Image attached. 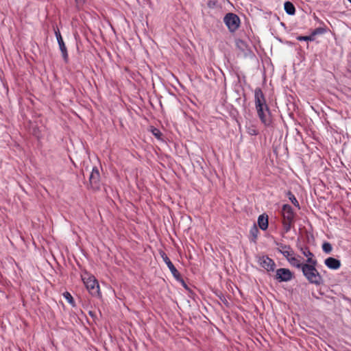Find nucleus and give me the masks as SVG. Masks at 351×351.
<instances>
[{
  "label": "nucleus",
  "instance_id": "obj_26",
  "mask_svg": "<svg viewBox=\"0 0 351 351\" xmlns=\"http://www.w3.org/2000/svg\"><path fill=\"white\" fill-rule=\"evenodd\" d=\"M75 2L76 4V6L77 8H80L84 4V3L86 2V0H75Z\"/></svg>",
  "mask_w": 351,
  "mask_h": 351
},
{
  "label": "nucleus",
  "instance_id": "obj_1",
  "mask_svg": "<svg viewBox=\"0 0 351 351\" xmlns=\"http://www.w3.org/2000/svg\"><path fill=\"white\" fill-rule=\"evenodd\" d=\"M254 104L257 116L261 123L265 127H271L273 123L271 112L261 88L258 87L254 90Z\"/></svg>",
  "mask_w": 351,
  "mask_h": 351
},
{
  "label": "nucleus",
  "instance_id": "obj_4",
  "mask_svg": "<svg viewBox=\"0 0 351 351\" xmlns=\"http://www.w3.org/2000/svg\"><path fill=\"white\" fill-rule=\"evenodd\" d=\"M82 280L87 290L93 296L99 297L101 295L98 281L93 276L86 274L82 276Z\"/></svg>",
  "mask_w": 351,
  "mask_h": 351
},
{
  "label": "nucleus",
  "instance_id": "obj_29",
  "mask_svg": "<svg viewBox=\"0 0 351 351\" xmlns=\"http://www.w3.org/2000/svg\"><path fill=\"white\" fill-rule=\"evenodd\" d=\"M351 3V0H348Z\"/></svg>",
  "mask_w": 351,
  "mask_h": 351
},
{
  "label": "nucleus",
  "instance_id": "obj_9",
  "mask_svg": "<svg viewBox=\"0 0 351 351\" xmlns=\"http://www.w3.org/2000/svg\"><path fill=\"white\" fill-rule=\"evenodd\" d=\"M160 255L162 257V258L164 261V262L166 263V265L168 267V268L169 269V270L171 271L172 275L176 278H177V279L179 278L180 276V272L175 267V266L173 265V264L172 263L171 260L169 258L167 255L165 254V252H164L163 251H160Z\"/></svg>",
  "mask_w": 351,
  "mask_h": 351
},
{
  "label": "nucleus",
  "instance_id": "obj_19",
  "mask_svg": "<svg viewBox=\"0 0 351 351\" xmlns=\"http://www.w3.org/2000/svg\"><path fill=\"white\" fill-rule=\"evenodd\" d=\"M258 229L256 227V226L254 224L250 229V234L253 237V241H255L257 238L258 233Z\"/></svg>",
  "mask_w": 351,
  "mask_h": 351
},
{
  "label": "nucleus",
  "instance_id": "obj_14",
  "mask_svg": "<svg viewBox=\"0 0 351 351\" xmlns=\"http://www.w3.org/2000/svg\"><path fill=\"white\" fill-rule=\"evenodd\" d=\"M287 261L290 263L291 266L295 268L301 269L302 267H303L304 263H301L299 258L295 257V255L290 257Z\"/></svg>",
  "mask_w": 351,
  "mask_h": 351
},
{
  "label": "nucleus",
  "instance_id": "obj_16",
  "mask_svg": "<svg viewBox=\"0 0 351 351\" xmlns=\"http://www.w3.org/2000/svg\"><path fill=\"white\" fill-rule=\"evenodd\" d=\"M287 196L288 197V198L289 199V200L291 202V203L295 206L297 207L298 209H300V204L298 201V199H296V197H295V195L292 193L291 191H289L287 193Z\"/></svg>",
  "mask_w": 351,
  "mask_h": 351
},
{
  "label": "nucleus",
  "instance_id": "obj_25",
  "mask_svg": "<svg viewBox=\"0 0 351 351\" xmlns=\"http://www.w3.org/2000/svg\"><path fill=\"white\" fill-rule=\"evenodd\" d=\"M152 134L158 138H160L161 132L158 129L154 128L152 130Z\"/></svg>",
  "mask_w": 351,
  "mask_h": 351
},
{
  "label": "nucleus",
  "instance_id": "obj_11",
  "mask_svg": "<svg viewBox=\"0 0 351 351\" xmlns=\"http://www.w3.org/2000/svg\"><path fill=\"white\" fill-rule=\"evenodd\" d=\"M300 251L302 254L306 257V263H313L317 261L316 258H314V254L310 251L308 247L307 246H301L300 247Z\"/></svg>",
  "mask_w": 351,
  "mask_h": 351
},
{
  "label": "nucleus",
  "instance_id": "obj_27",
  "mask_svg": "<svg viewBox=\"0 0 351 351\" xmlns=\"http://www.w3.org/2000/svg\"><path fill=\"white\" fill-rule=\"evenodd\" d=\"M55 34H56V36L57 40L58 39V38H60V36H61V34H60V31H59V29H57L56 30H55Z\"/></svg>",
  "mask_w": 351,
  "mask_h": 351
},
{
  "label": "nucleus",
  "instance_id": "obj_2",
  "mask_svg": "<svg viewBox=\"0 0 351 351\" xmlns=\"http://www.w3.org/2000/svg\"><path fill=\"white\" fill-rule=\"evenodd\" d=\"M317 264V261H315V263L313 262L305 263L303 264L301 271L304 276L310 283L320 285L323 282V279L321 274L316 269Z\"/></svg>",
  "mask_w": 351,
  "mask_h": 351
},
{
  "label": "nucleus",
  "instance_id": "obj_18",
  "mask_svg": "<svg viewBox=\"0 0 351 351\" xmlns=\"http://www.w3.org/2000/svg\"><path fill=\"white\" fill-rule=\"evenodd\" d=\"M322 250L326 254H330L332 250V247L330 243L325 242L322 245Z\"/></svg>",
  "mask_w": 351,
  "mask_h": 351
},
{
  "label": "nucleus",
  "instance_id": "obj_23",
  "mask_svg": "<svg viewBox=\"0 0 351 351\" xmlns=\"http://www.w3.org/2000/svg\"><path fill=\"white\" fill-rule=\"evenodd\" d=\"M291 248L290 245H284V244H280L279 247L278 248V251L282 254L283 252H286L287 250H289Z\"/></svg>",
  "mask_w": 351,
  "mask_h": 351
},
{
  "label": "nucleus",
  "instance_id": "obj_10",
  "mask_svg": "<svg viewBox=\"0 0 351 351\" xmlns=\"http://www.w3.org/2000/svg\"><path fill=\"white\" fill-rule=\"evenodd\" d=\"M324 264L329 269L334 270L338 269L341 267L340 261L333 257H328L326 258L324 261Z\"/></svg>",
  "mask_w": 351,
  "mask_h": 351
},
{
  "label": "nucleus",
  "instance_id": "obj_12",
  "mask_svg": "<svg viewBox=\"0 0 351 351\" xmlns=\"http://www.w3.org/2000/svg\"><path fill=\"white\" fill-rule=\"evenodd\" d=\"M57 41H58V43L59 47H60V50L62 53L63 59L65 61V62H67L68 60H69V55H68L66 47L64 43L62 37L60 36V38H58Z\"/></svg>",
  "mask_w": 351,
  "mask_h": 351
},
{
  "label": "nucleus",
  "instance_id": "obj_17",
  "mask_svg": "<svg viewBox=\"0 0 351 351\" xmlns=\"http://www.w3.org/2000/svg\"><path fill=\"white\" fill-rule=\"evenodd\" d=\"M297 40L300 41H313L315 40L313 35L311 34L309 36H299Z\"/></svg>",
  "mask_w": 351,
  "mask_h": 351
},
{
  "label": "nucleus",
  "instance_id": "obj_5",
  "mask_svg": "<svg viewBox=\"0 0 351 351\" xmlns=\"http://www.w3.org/2000/svg\"><path fill=\"white\" fill-rule=\"evenodd\" d=\"M223 21L228 27V29L232 32L236 31L239 27L240 19L235 14L228 13L224 16Z\"/></svg>",
  "mask_w": 351,
  "mask_h": 351
},
{
  "label": "nucleus",
  "instance_id": "obj_24",
  "mask_svg": "<svg viewBox=\"0 0 351 351\" xmlns=\"http://www.w3.org/2000/svg\"><path fill=\"white\" fill-rule=\"evenodd\" d=\"M325 29L324 28H322V27H318V28H316L312 32V35H313V37L315 38V36L317 34H322L325 32Z\"/></svg>",
  "mask_w": 351,
  "mask_h": 351
},
{
  "label": "nucleus",
  "instance_id": "obj_15",
  "mask_svg": "<svg viewBox=\"0 0 351 351\" xmlns=\"http://www.w3.org/2000/svg\"><path fill=\"white\" fill-rule=\"evenodd\" d=\"M284 9L287 14L289 15H294L295 13V8L294 5L290 1H286L284 4Z\"/></svg>",
  "mask_w": 351,
  "mask_h": 351
},
{
  "label": "nucleus",
  "instance_id": "obj_7",
  "mask_svg": "<svg viewBox=\"0 0 351 351\" xmlns=\"http://www.w3.org/2000/svg\"><path fill=\"white\" fill-rule=\"evenodd\" d=\"M258 263L261 267L266 269L267 271H274L276 268L275 262L267 256L258 257Z\"/></svg>",
  "mask_w": 351,
  "mask_h": 351
},
{
  "label": "nucleus",
  "instance_id": "obj_8",
  "mask_svg": "<svg viewBox=\"0 0 351 351\" xmlns=\"http://www.w3.org/2000/svg\"><path fill=\"white\" fill-rule=\"evenodd\" d=\"M100 181V174L99 169L97 167H94L92 169L89 176V182L91 187L93 189H97L99 188V184Z\"/></svg>",
  "mask_w": 351,
  "mask_h": 351
},
{
  "label": "nucleus",
  "instance_id": "obj_28",
  "mask_svg": "<svg viewBox=\"0 0 351 351\" xmlns=\"http://www.w3.org/2000/svg\"><path fill=\"white\" fill-rule=\"evenodd\" d=\"M221 300H222L223 302H227V301L226 300V299H225V298H224V300L221 299Z\"/></svg>",
  "mask_w": 351,
  "mask_h": 351
},
{
  "label": "nucleus",
  "instance_id": "obj_21",
  "mask_svg": "<svg viewBox=\"0 0 351 351\" xmlns=\"http://www.w3.org/2000/svg\"><path fill=\"white\" fill-rule=\"evenodd\" d=\"M63 296L69 304H72L73 306L74 305V304H75L74 300H73L71 294L69 292L65 291L63 293Z\"/></svg>",
  "mask_w": 351,
  "mask_h": 351
},
{
  "label": "nucleus",
  "instance_id": "obj_20",
  "mask_svg": "<svg viewBox=\"0 0 351 351\" xmlns=\"http://www.w3.org/2000/svg\"><path fill=\"white\" fill-rule=\"evenodd\" d=\"M247 132L251 136H256L258 134V132L254 125L247 127Z\"/></svg>",
  "mask_w": 351,
  "mask_h": 351
},
{
  "label": "nucleus",
  "instance_id": "obj_6",
  "mask_svg": "<svg viewBox=\"0 0 351 351\" xmlns=\"http://www.w3.org/2000/svg\"><path fill=\"white\" fill-rule=\"evenodd\" d=\"M293 278V273L286 268L278 269L276 271V279L278 282H288Z\"/></svg>",
  "mask_w": 351,
  "mask_h": 351
},
{
  "label": "nucleus",
  "instance_id": "obj_13",
  "mask_svg": "<svg viewBox=\"0 0 351 351\" xmlns=\"http://www.w3.org/2000/svg\"><path fill=\"white\" fill-rule=\"evenodd\" d=\"M258 224L259 228L263 230H265L268 228V217L267 215H261L258 218Z\"/></svg>",
  "mask_w": 351,
  "mask_h": 351
},
{
  "label": "nucleus",
  "instance_id": "obj_22",
  "mask_svg": "<svg viewBox=\"0 0 351 351\" xmlns=\"http://www.w3.org/2000/svg\"><path fill=\"white\" fill-rule=\"evenodd\" d=\"M282 255L287 258V260L288 261V259L293 256V255H295V253H294V251L293 250V249L291 247L289 249V250H287L286 252H282Z\"/></svg>",
  "mask_w": 351,
  "mask_h": 351
},
{
  "label": "nucleus",
  "instance_id": "obj_3",
  "mask_svg": "<svg viewBox=\"0 0 351 351\" xmlns=\"http://www.w3.org/2000/svg\"><path fill=\"white\" fill-rule=\"evenodd\" d=\"M281 215L283 230L287 233L295 223V213L289 204H284L282 206Z\"/></svg>",
  "mask_w": 351,
  "mask_h": 351
}]
</instances>
